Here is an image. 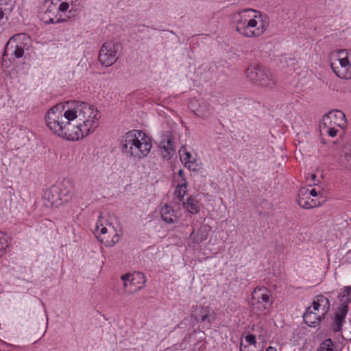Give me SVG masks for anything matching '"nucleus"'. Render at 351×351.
Returning <instances> with one entry per match:
<instances>
[{
    "label": "nucleus",
    "mask_w": 351,
    "mask_h": 351,
    "mask_svg": "<svg viewBox=\"0 0 351 351\" xmlns=\"http://www.w3.org/2000/svg\"><path fill=\"white\" fill-rule=\"evenodd\" d=\"M99 117L93 105L78 101L58 104L45 115L49 128L69 141H77L93 132Z\"/></svg>",
    "instance_id": "nucleus-1"
},
{
    "label": "nucleus",
    "mask_w": 351,
    "mask_h": 351,
    "mask_svg": "<svg viewBox=\"0 0 351 351\" xmlns=\"http://www.w3.org/2000/svg\"><path fill=\"white\" fill-rule=\"evenodd\" d=\"M151 141L141 130H134L125 134L121 141V150L130 158L141 159L147 156L152 149Z\"/></svg>",
    "instance_id": "nucleus-2"
},
{
    "label": "nucleus",
    "mask_w": 351,
    "mask_h": 351,
    "mask_svg": "<svg viewBox=\"0 0 351 351\" xmlns=\"http://www.w3.org/2000/svg\"><path fill=\"white\" fill-rule=\"evenodd\" d=\"M31 45L30 37L25 33L17 34L12 36L6 43L3 53V65H7L6 57L14 56L16 58H21L24 50L28 49ZM10 61V58H8Z\"/></svg>",
    "instance_id": "nucleus-3"
},
{
    "label": "nucleus",
    "mask_w": 351,
    "mask_h": 351,
    "mask_svg": "<svg viewBox=\"0 0 351 351\" xmlns=\"http://www.w3.org/2000/svg\"><path fill=\"white\" fill-rule=\"evenodd\" d=\"M245 75L249 80L257 86L272 88L276 85V80L271 73L259 64L249 66Z\"/></svg>",
    "instance_id": "nucleus-4"
},
{
    "label": "nucleus",
    "mask_w": 351,
    "mask_h": 351,
    "mask_svg": "<svg viewBox=\"0 0 351 351\" xmlns=\"http://www.w3.org/2000/svg\"><path fill=\"white\" fill-rule=\"evenodd\" d=\"M313 306L308 307L303 315L305 323L310 326H315L329 308V301L323 295L317 296V300L313 301Z\"/></svg>",
    "instance_id": "nucleus-5"
},
{
    "label": "nucleus",
    "mask_w": 351,
    "mask_h": 351,
    "mask_svg": "<svg viewBox=\"0 0 351 351\" xmlns=\"http://www.w3.org/2000/svg\"><path fill=\"white\" fill-rule=\"evenodd\" d=\"M333 72L340 78H351V51L340 50L337 53V58L331 62Z\"/></svg>",
    "instance_id": "nucleus-6"
},
{
    "label": "nucleus",
    "mask_w": 351,
    "mask_h": 351,
    "mask_svg": "<svg viewBox=\"0 0 351 351\" xmlns=\"http://www.w3.org/2000/svg\"><path fill=\"white\" fill-rule=\"evenodd\" d=\"M94 233L101 243L112 246L119 242L120 234L112 223L104 225L101 221H97Z\"/></svg>",
    "instance_id": "nucleus-7"
},
{
    "label": "nucleus",
    "mask_w": 351,
    "mask_h": 351,
    "mask_svg": "<svg viewBox=\"0 0 351 351\" xmlns=\"http://www.w3.org/2000/svg\"><path fill=\"white\" fill-rule=\"evenodd\" d=\"M121 49V45L117 41L110 40L104 43L98 57L100 63L105 66L112 65L118 60Z\"/></svg>",
    "instance_id": "nucleus-8"
},
{
    "label": "nucleus",
    "mask_w": 351,
    "mask_h": 351,
    "mask_svg": "<svg viewBox=\"0 0 351 351\" xmlns=\"http://www.w3.org/2000/svg\"><path fill=\"white\" fill-rule=\"evenodd\" d=\"M271 303L269 291L265 287L254 289L252 293L251 302L253 311L259 314L265 313Z\"/></svg>",
    "instance_id": "nucleus-9"
},
{
    "label": "nucleus",
    "mask_w": 351,
    "mask_h": 351,
    "mask_svg": "<svg viewBox=\"0 0 351 351\" xmlns=\"http://www.w3.org/2000/svg\"><path fill=\"white\" fill-rule=\"evenodd\" d=\"M234 18L237 24L236 30L247 37L259 36L264 32L263 27L252 29V28L255 27L258 25V21L255 19H249L247 23L246 20L237 17V15Z\"/></svg>",
    "instance_id": "nucleus-10"
},
{
    "label": "nucleus",
    "mask_w": 351,
    "mask_h": 351,
    "mask_svg": "<svg viewBox=\"0 0 351 351\" xmlns=\"http://www.w3.org/2000/svg\"><path fill=\"white\" fill-rule=\"evenodd\" d=\"M125 291L134 293L141 290L145 285V277L143 274L137 272L133 274H126L121 276Z\"/></svg>",
    "instance_id": "nucleus-11"
},
{
    "label": "nucleus",
    "mask_w": 351,
    "mask_h": 351,
    "mask_svg": "<svg viewBox=\"0 0 351 351\" xmlns=\"http://www.w3.org/2000/svg\"><path fill=\"white\" fill-rule=\"evenodd\" d=\"M59 0H47L43 6V11L40 12V18L46 23H57L60 21L58 16V4Z\"/></svg>",
    "instance_id": "nucleus-12"
},
{
    "label": "nucleus",
    "mask_w": 351,
    "mask_h": 351,
    "mask_svg": "<svg viewBox=\"0 0 351 351\" xmlns=\"http://www.w3.org/2000/svg\"><path fill=\"white\" fill-rule=\"evenodd\" d=\"M51 194L58 195L60 203H66L71 198L73 189L72 185L69 182H63L60 186H52L50 189Z\"/></svg>",
    "instance_id": "nucleus-13"
},
{
    "label": "nucleus",
    "mask_w": 351,
    "mask_h": 351,
    "mask_svg": "<svg viewBox=\"0 0 351 351\" xmlns=\"http://www.w3.org/2000/svg\"><path fill=\"white\" fill-rule=\"evenodd\" d=\"M336 125L343 128L346 125L345 114L341 110L330 111L323 119V127Z\"/></svg>",
    "instance_id": "nucleus-14"
},
{
    "label": "nucleus",
    "mask_w": 351,
    "mask_h": 351,
    "mask_svg": "<svg viewBox=\"0 0 351 351\" xmlns=\"http://www.w3.org/2000/svg\"><path fill=\"white\" fill-rule=\"evenodd\" d=\"M159 146L161 149V154L163 158H170L173 153L172 134L170 132H165L161 136V140L159 142Z\"/></svg>",
    "instance_id": "nucleus-15"
},
{
    "label": "nucleus",
    "mask_w": 351,
    "mask_h": 351,
    "mask_svg": "<svg viewBox=\"0 0 351 351\" xmlns=\"http://www.w3.org/2000/svg\"><path fill=\"white\" fill-rule=\"evenodd\" d=\"M298 204L306 209L317 207L320 202L311 198L309 195V190L306 188H301L299 191L297 199Z\"/></svg>",
    "instance_id": "nucleus-16"
},
{
    "label": "nucleus",
    "mask_w": 351,
    "mask_h": 351,
    "mask_svg": "<svg viewBox=\"0 0 351 351\" xmlns=\"http://www.w3.org/2000/svg\"><path fill=\"white\" fill-rule=\"evenodd\" d=\"M179 155L181 161L184 163V166L189 169L192 171H197L199 168V164L197 160L192 156L191 153L188 152L186 148L182 147L179 150Z\"/></svg>",
    "instance_id": "nucleus-17"
},
{
    "label": "nucleus",
    "mask_w": 351,
    "mask_h": 351,
    "mask_svg": "<svg viewBox=\"0 0 351 351\" xmlns=\"http://www.w3.org/2000/svg\"><path fill=\"white\" fill-rule=\"evenodd\" d=\"M237 16L239 18L244 19V20H246V22L247 23L249 19H258L260 20V21L262 23L261 27H264L263 25V19H262V15L259 14V12L253 9H245L243 10L237 14Z\"/></svg>",
    "instance_id": "nucleus-18"
},
{
    "label": "nucleus",
    "mask_w": 351,
    "mask_h": 351,
    "mask_svg": "<svg viewBox=\"0 0 351 351\" xmlns=\"http://www.w3.org/2000/svg\"><path fill=\"white\" fill-rule=\"evenodd\" d=\"M341 163L346 169H351V144H346L342 149Z\"/></svg>",
    "instance_id": "nucleus-19"
},
{
    "label": "nucleus",
    "mask_w": 351,
    "mask_h": 351,
    "mask_svg": "<svg viewBox=\"0 0 351 351\" xmlns=\"http://www.w3.org/2000/svg\"><path fill=\"white\" fill-rule=\"evenodd\" d=\"M174 210L167 205L163 206L160 210L162 220L169 223L177 221V217L173 215Z\"/></svg>",
    "instance_id": "nucleus-20"
},
{
    "label": "nucleus",
    "mask_w": 351,
    "mask_h": 351,
    "mask_svg": "<svg viewBox=\"0 0 351 351\" xmlns=\"http://www.w3.org/2000/svg\"><path fill=\"white\" fill-rule=\"evenodd\" d=\"M183 207L186 208L191 214H196L199 211V206L197 200L193 197H189L186 202H182Z\"/></svg>",
    "instance_id": "nucleus-21"
},
{
    "label": "nucleus",
    "mask_w": 351,
    "mask_h": 351,
    "mask_svg": "<svg viewBox=\"0 0 351 351\" xmlns=\"http://www.w3.org/2000/svg\"><path fill=\"white\" fill-rule=\"evenodd\" d=\"M182 180L183 182H180L174 191V195L179 202L183 200V198L186 193V189L187 186V182L185 178H183Z\"/></svg>",
    "instance_id": "nucleus-22"
},
{
    "label": "nucleus",
    "mask_w": 351,
    "mask_h": 351,
    "mask_svg": "<svg viewBox=\"0 0 351 351\" xmlns=\"http://www.w3.org/2000/svg\"><path fill=\"white\" fill-rule=\"evenodd\" d=\"M195 319L197 321L204 322H210V320L209 319V309L208 308H203L201 307L199 309V314L195 316Z\"/></svg>",
    "instance_id": "nucleus-23"
},
{
    "label": "nucleus",
    "mask_w": 351,
    "mask_h": 351,
    "mask_svg": "<svg viewBox=\"0 0 351 351\" xmlns=\"http://www.w3.org/2000/svg\"><path fill=\"white\" fill-rule=\"evenodd\" d=\"M335 345L330 339H327L323 341L317 351H335Z\"/></svg>",
    "instance_id": "nucleus-24"
},
{
    "label": "nucleus",
    "mask_w": 351,
    "mask_h": 351,
    "mask_svg": "<svg viewBox=\"0 0 351 351\" xmlns=\"http://www.w3.org/2000/svg\"><path fill=\"white\" fill-rule=\"evenodd\" d=\"M341 301L346 302L351 300V287H346L342 293L339 295Z\"/></svg>",
    "instance_id": "nucleus-25"
},
{
    "label": "nucleus",
    "mask_w": 351,
    "mask_h": 351,
    "mask_svg": "<svg viewBox=\"0 0 351 351\" xmlns=\"http://www.w3.org/2000/svg\"><path fill=\"white\" fill-rule=\"evenodd\" d=\"M343 321V319L335 315L334 322L332 325V330L335 332H339L341 330Z\"/></svg>",
    "instance_id": "nucleus-26"
},
{
    "label": "nucleus",
    "mask_w": 351,
    "mask_h": 351,
    "mask_svg": "<svg viewBox=\"0 0 351 351\" xmlns=\"http://www.w3.org/2000/svg\"><path fill=\"white\" fill-rule=\"evenodd\" d=\"M348 309L349 307L347 304H343L339 308L335 315L344 319L346 314L348 313Z\"/></svg>",
    "instance_id": "nucleus-27"
},
{
    "label": "nucleus",
    "mask_w": 351,
    "mask_h": 351,
    "mask_svg": "<svg viewBox=\"0 0 351 351\" xmlns=\"http://www.w3.org/2000/svg\"><path fill=\"white\" fill-rule=\"evenodd\" d=\"M334 125H331L328 127H324V128L327 129L326 132L328 134L329 136L334 137L337 134L338 130L335 129L333 126Z\"/></svg>",
    "instance_id": "nucleus-28"
},
{
    "label": "nucleus",
    "mask_w": 351,
    "mask_h": 351,
    "mask_svg": "<svg viewBox=\"0 0 351 351\" xmlns=\"http://www.w3.org/2000/svg\"><path fill=\"white\" fill-rule=\"evenodd\" d=\"M245 341L248 343L247 346L256 347V337L254 335H248L245 337Z\"/></svg>",
    "instance_id": "nucleus-29"
},
{
    "label": "nucleus",
    "mask_w": 351,
    "mask_h": 351,
    "mask_svg": "<svg viewBox=\"0 0 351 351\" xmlns=\"http://www.w3.org/2000/svg\"><path fill=\"white\" fill-rule=\"evenodd\" d=\"M69 5L67 2H63L58 4V12H65L68 10Z\"/></svg>",
    "instance_id": "nucleus-30"
},
{
    "label": "nucleus",
    "mask_w": 351,
    "mask_h": 351,
    "mask_svg": "<svg viewBox=\"0 0 351 351\" xmlns=\"http://www.w3.org/2000/svg\"><path fill=\"white\" fill-rule=\"evenodd\" d=\"M241 351H262V350H256V347L251 346H243L242 343H241L240 346Z\"/></svg>",
    "instance_id": "nucleus-31"
},
{
    "label": "nucleus",
    "mask_w": 351,
    "mask_h": 351,
    "mask_svg": "<svg viewBox=\"0 0 351 351\" xmlns=\"http://www.w3.org/2000/svg\"><path fill=\"white\" fill-rule=\"evenodd\" d=\"M50 195H51V204L53 205L55 204L56 206H58L60 204H61L62 203H60L59 199L58 198V195H54L53 194H51Z\"/></svg>",
    "instance_id": "nucleus-32"
},
{
    "label": "nucleus",
    "mask_w": 351,
    "mask_h": 351,
    "mask_svg": "<svg viewBox=\"0 0 351 351\" xmlns=\"http://www.w3.org/2000/svg\"><path fill=\"white\" fill-rule=\"evenodd\" d=\"M196 114L199 117H208L209 115V112L207 111L204 113H200V112L197 110Z\"/></svg>",
    "instance_id": "nucleus-33"
},
{
    "label": "nucleus",
    "mask_w": 351,
    "mask_h": 351,
    "mask_svg": "<svg viewBox=\"0 0 351 351\" xmlns=\"http://www.w3.org/2000/svg\"><path fill=\"white\" fill-rule=\"evenodd\" d=\"M318 195L317 191L314 189L309 190V195L311 197H316Z\"/></svg>",
    "instance_id": "nucleus-34"
},
{
    "label": "nucleus",
    "mask_w": 351,
    "mask_h": 351,
    "mask_svg": "<svg viewBox=\"0 0 351 351\" xmlns=\"http://www.w3.org/2000/svg\"><path fill=\"white\" fill-rule=\"evenodd\" d=\"M8 246V244H5V245H1L0 246V256H1L3 253H4V251L5 250V248Z\"/></svg>",
    "instance_id": "nucleus-35"
},
{
    "label": "nucleus",
    "mask_w": 351,
    "mask_h": 351,
    "mask_svg": "<svg viewBox=\"0 0 351 351\" xmlns=\"http://www.w3.org/2000/svg\"><path fill=\"white\" fill-rule=\"evenodd\" d=\"M5 234L3 233V232H0V246L1 245H4L3 243H2L1 240H5Z\"/></svg>",
    "instance_id": "nucleus-36"
},
{
    "label": "nucleus",
    "mask_w": 351,
    "mask_h": 351,
    "mask_svg": "<svg viewBox=\"0 0 351 351\" xmlns=\"http://www.w3.org/2000/svg\"><path fill=\"white\" fill-rule=\"evenodd\" d=\"M178 175H179V176L181 178V180H180V182H183L182 179H183V178H184V171H183L182 169H180V170L178 171Z\"/></svg>",
    "instance_id": "nucleus-37"
},
{
    "label": "nucleus",
    "mask_w": 351,
    "mask_h": 351,
    "mask_svg": "<svg viewBox=\"0 0 351 351\" xmlns=\"http://www.w3.org/2000/svg\"><path fill=\"white\" fill-rule=\"evenodd\" d=\"M194 239H195L197 242H202V241H204L205 239V238L204 237H201L200 238H195L194 237Z\"/></svg>",
    "instance_id": "nucleus-38"
},
{
    "label": "nucleus",
    "mask_w": 351,
    "mask_h": 351,
    "mask_svg": "<svg viewBox=\"0 0 351 351\" xmlns=\"http://www.w3.org/2000/svg\"><path fill=\"white\" fill-rule=\"evenodd\" d=\"M266 351H277V350L272 346H269Z\"/></svg>",
    "instance_id": "nucleus-39"
},
{
    "label": "nucleus",
    "mask_w": 351,
    "mask_h": 351,
    "mask_svg": "<svg viewBox=\"0 0 351 351\" xmlns=\"http://www.w3.org/2000/svg\"><path fill=\"white\" fill-rule=\"evenodd\" d=\"M3 16H4V13L1 10V8H0V19H3Z\"/></svg>",
    "instance_id": "nucleus-40"
},
{
    "label": "nucleus",
    "mask_w": 351,
    "mask_h": 351,
    "mask_svg": "<svg viewBox=\"0 0 351 351\" xmlns=\"http://www.w3.org/2000/svg\"><path fill=\"white\" fill-rule=\"evenodd\" d=\"M315 178H316V176L315 174L311 175V178L313 180H314L315 179Z\"/></svg>",
    "instance_id": "nucleus-41"
},
{
    "label": "nucleus",
    "mask_w": 351,
    "mask_h": 351,
    "mask_svg": "<svg viewBox=\"0 0 351 351\" xmlns=\"http://www.w3.org/2000/svg\"><path fill=\"white\" fill-rule=\"evenodd\" d=\"M41 332H43V333L45 332V330L44 329V327H43V328L41 330Z\"/></svg>",
    "instance_id": "nucleus-42"
},
{
    "label": "nucleus",
    "mask_w": 351,
    "mask_h": 351,
    "mask_svg": "<svg viewBox=\"0 0 351 351\" xmlns=\"http://www.w3.org/2000/svg\"><path fill=\"white\" fill-rule=\"evenodd\" d=\"M195 234L194 232H192L191 234V237H192L193 234Z\"/></svg>",
    "instance_id": "nucleus-43"
}]
</instances>
